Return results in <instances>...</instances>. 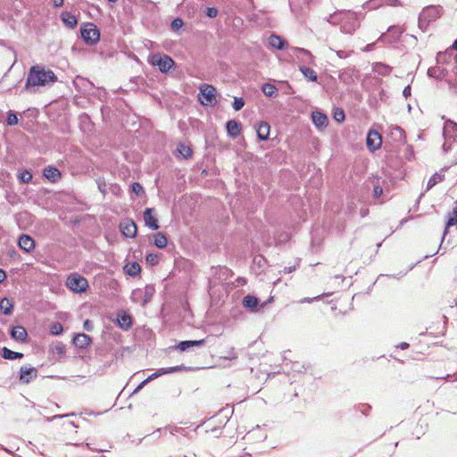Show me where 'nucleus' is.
Segmentation results:
<instances>
[{"label": "nucleus", "instance_id": "nucleus-1", "mask_svg": "<svg viewBox=\"0 0 457 457\" xmlns=\"http://www.w3.org/2000/svg\"><path fill=\"white\" fill-rule=\"evenodd\" d=\"M57 81L54 72L44 65H34L30 67V94L41 93L53 87Z\"/></svg>", "mask_w": 457, "mask_h": 457}, {"label": "nucleus", "instance_id": "nucleus-2", "mask_svg": "<svg viewBox=\"0 0 457 457\" xmlns=\"http://www.w3.org/2000/svg\"><path fill=\"white\" fill-rule=\"evenodd\" d=\"M443 137L445 142L442 145L444 153H448L453 148V144L457 141V123L447 120L444 124Z\"/></svg>", "mask_w": 457, "mask_h": 457}, {"label": "nucleus", "instance_id": "nucleus-3", "mask_svg": "<svg viewBox=\"0 0 457 457\" xmlns=\"http://www.w3.org/2000/svg\"><path fill=\"white\" fill-rule=\"evenodd\" d=\"M441 16L440 6L430 5L425 7L419 17V26L420 29L427 28L436 21Z\"/></svg>", "mask_w": 457, "mask_h": 457}, {"label": "nucleus", "instance_id": "nucleus-4", "mask_svg": "<svg viewBox=\"0 0 457 457\" xmlns=\"http://www.w3.org/2000/svg\"><path fill=\"white\" fill-rule=\"evenodd\" d=\"M66 287L71 291L80 294L87 290L88 287V282L82 275L74 272L67 277Z\"/></svg>", "mask_w": 457, "mask_h": 457}, {"label": "nucleus", "instance_id": "nucleus-5", "mask_svg": "<svg viewBox=\"0 0 457 457\" xmlns=\"http://www.w3.org/2000/svg\"><path fill=\"white\" fill-rule=\"evenodd\" d=\"M199 89L201 96L204 98V101H202V104L205 105H214L216 103V88L212 85L203 84Z\"/></svg>", "mask_w": 457, "mask_h": 457}, {"label": "nucleus", "instance_id": "nucleus-6", "mask_svg": "<svg viewBox=\"0 0 457 457\" xmlns=\"http://www.w3.org/2000/svg\"><path fill=\"white\" fill-rule=\"evenodd\" d=\"M152 63L163 73L168 72L175 64L174 61L168 55H154Z\"/></svg>", "mask_w": 457, "mask_h": 457}, {"label": "nucleus", "instance_id": "nucleus-7", "mask_svg": "<svg viewBox=\"0 0 457 457\" xmlns=\"http://www.w3.org/2000/svg\"><path fill=\"white\" fill-rule=\"evenodd\" d=\"M292 51L302 63L301 65H312L315 63V57L309 50L301 47H293Z\"/></svg>", "mask_w": 457, "mask_h": 457}, {"label": "nucleus", "instance_id": "nucleus-8", "mask_svg": "<svg viewBox=\"0 0 457 457\" xmlns=\"http://www.w3.org/2000/svg\"><path fill=\"white\" fill-rule=\"evenodd\" d=\"M367 147L374 152L381 147L382 145V137L380 133L377 130L370 129L368 132L367 139H366Z\"/></svg>", "mask_w": 457, "mask_h": 457}, {"label": "nucleus", "instance_id": "nucleus-9", "mask_svg": "<svg viewBox=\"0 0 457 457\" xmlns=\"http://www.w3.org/2000/svg\"><path fill=\"white\" fill-rule=\"evenodd\" d=\"M121 233L126 237L133 238L137 235V225L132 220H124L120 224Z\"/></svg>", "mask_w": 457, "mask_h": 457}, {"label": "nucleus", "instance_id": "nucleus-10", "mask_svg": "<svg viewBox=\"0 0 457 457\" xmlns=\"http://www.w3.org/2000/svg\"><path fill=\"white\" fill-rule=\"evenodd\" d=\"M185 368L183 366H174L170 368H162L157 370L155 372L152 373L147 378L145 379V383H149L150 381L157 378L158 377L169 374V373H174L179 370H184Z\"/></svg>", "mask_w": 457, "mask_h": 457}, {"label": "nucleus", "instance_id": "nucleus-11", "mask_svg": "<svg viewBox=\"0 0 457 457\" xmlns=\"http://www.w3.org/2000/svg\"><path fill=\"white\" fill-rule=\"evenodd\" d=\"M49 353L52 354V359L57 361L64 356L65 345L62 342L56 341L50 346Z\"/></svg>", "mask_w": 457, "mask_h": 457}, {"label": "nucleus", "instance_id": "nucleus-12", "mask_svg": "<svg viewBox=\"0 0 457 457\" xmlns=\"http://www.w3.org/2000/svg\"><path fill=\"white\" fill-rule=\"evenodd\" d=\"M43 176L51 183L60 180L62 175L60 170L54 166H47L43 170Z\"/></svg>", "mask_w": 457, "mask_h": 457}, {"label": "nucleus", "instance_id": "nucleus-13", "mask_svg": "<svg viewBox=\"0 0 457 457\" xmlns=\"http://www.w3.org/2000/svg\"><path fill=\"white\" fill-rule=\"evenodd\" d=\"M81 37L87 45H94L100 39V30H79Z\"/></svg>", "mask_w": 457, "mask_h": 457}, {"label": "nucleus", "instance_id": "nucleus-14", "mask_svg": "<svg viewBox=\"0 0 457 457\" xmlns=\"http://www.w3.org/2000/svg\"><path fill=\"white\" fill-rule=\"evenodd\" d=\"M389 135L395 142L399 144L405 143V132L399 126H391L389 128Z\"/></svg>", "mask_w": 457, "mask_h": 457}, {"label": "nucleus", "instance_id": "nucleus-15", "mask_svg": "<svg viewBox=\"0 0 457 457\" xmlns=\"http://www.w3.org/2000/svg\"><path fill=\"white\" fill-rule=\"evenodd\" d=\"M144 220L147 227L153 230L159 228L157 219L153 215V209L146 208L144 211Z\"/></svg>", "mask_w": 457, "mask_h": 457}, {"label": "nucleus", "instance_id": "nucleus-16", "mask_svg": "<svg viewBox=\"0 0 457 457\" xmlns=\"http://www.w3.org/2000/svg\"><path fill=\"white\" fill-rule=\"evenodd\" d=\"M312 122L318 129H324L328 126V116L320 112H312Z\"/></svg>", "mask_w": 457, "mask_h": 457}, {"label": "nucleus", "instance_id": "nucleus-17", "mask_svg": "<svg viewBox=\"0 0 457 457\" xmlns=\"http://www.w3.org/2000/svg\"><path fill=\"white\" fill-rule=\"evenodd\" d=\"M91 342V337L84 333L77 334L73 338L74 345L80 349L87 348Z\"/></svg>", "mask_w": 457, "mask_h": 457}, {"label": "nucleus", "instance_id": "nucleus-18", "mask_svg": "<svg viewBox=\"0 0 457 457\" xmlns=\"http://www.w3.org/2000/svg\"><path fill=\"white\" fill-rule=\"evenodd\" d=\"M270 126L267 121H261L256 127L259 140L265 141L269 138Z\"/></svg>", "mask_w": 457, "mask_h": 457}, {"label": "nucleus", "instance_id": "nucleus-19", "mask_svg": "<svg viewBox=\"0 0 457 457\" xmlns=\"http://www.w3.org/2000/svg\"><path fill=\"white\" fill-rule=\"evenodd\" d=\"M226 129L230 137L236 138L240 134L241 124L235 120H229L226 123Z\"/></svg>", "mask_w": 457, "mask_h": 457}, {"label": "nucleus", "instance_id": "nucleus-20", "mask_svg": "<svg viewBox=\"0 0 457 457\" xmlns=\"http://www.w3.org/2000/svg\"><path fill=\"white\" fill-rule=\"evenodd\" d=\"M10 335L12 339L24 342L28 336V332L24 327L15 326L11 329Z\"/></svg>", "mask_w": 457, "mask_h": 457}, {"label": "nucleus", "instance_id": "nucleus-21", "mask_svg": "<svg viewBox=\"0 0 457 457\" xmlns=\"http://www.w3.org/2000/svg\"><path fill=\"white\" fill-rule=\"evenodd\" d=\"M117 321L119 326L125 330H128L132 326L131 317L126 312L118 314Z\"/></svg>", "mask_w": 457, "mask_h": 457}, {"label": "nucleus", "instance_id": "nucleus-22", "mask_svg": "<svg viewBox=\"0 0 457 457\" xmlns=\"http://www.w3.org/2000/svg\"><path fill=\"white\" fill-rule=\"evenodd\" d=\"M299 71L306 79L312 82H316L318 80V75L312 68H309L306 65H299Z\"/></svg>", "mask_w": 457, "mask_h": 457}, {"label": "nucleus", "instance_id": "nucleus-23", "mask_svg": "<svg viewBox=\"0 0 457 457\" xmlns=\"http://www.w3.org/2000/svg\"><path fill=\"white\" fill-rule=\"evenodd\" d=\"M154 287H146L145 288V291H144V303H147L150 298L152 297L153 294H154ZM143 295V291L140 290V289H137V290H134L133 293H132V298L135 300V297L136 296H142Z\"/></svg>", "mask_w": 457, "mask_h": 457}, {"label": "nucleus", "instance_id": "nucleus-24", "mask_svg": "<svg viewBox=\"0 0 457 457\" xmlns=\"http://www.w3.org/2000/svg\"><path fill=\"white\" fill-rule=\"evenodd\" d=\"M372 70L381 76H387L392 71V67L382 62H376L373 64Z\"/></svg>", "mask_w": 457, "mask_h": 457}, {"label": "nucleus", "instance_id": "nucleus-25", "mask_svg": "<svg viewBox=\"0 0 457 457\" xmlns=\"http://www.w3.org/2000/svg\"><path fill=\"white\" fill-rule=\"evenodd\" d=\"M286 40L278 35H271L269 38V44L278 50H281L286 46Z\"/></svg>", "mask_w": 457, "mask_h": 457}, {"label": "nucleus", "instance_id": "nucleus-26", "mask_svg": "<svg viewBox=\"0 0 457 457\" xmlns=\"http://www.w3.org/2000/svg\"><path fill=\"white\" fill-rule=\"evenodd\" d=\"M124 271L131 277H136L140 273L141 267L137 262H133L125 265Z\"/></svg>", "mask_w": 457, "mask_h": 457}, {"label": "nucleus", "instance_id": "nucleus-27", "mask_svg": "<svg viewBox=\"0 0 457 457\" xmlns=\"http://www.w3.org/2000/svg\"><path fill=\"white\" fill-rule=\"evenodd\" d=\"M267 434L262 431V429L257 426L256 428L251 430L247 433V438L248 439H257L259 441H262L266 439Z\"/></svg>", "mask_w": 457, "mask_h": 457}, {"label": "nucleus", "instance_id": "nucleus-28", "mask_svg": "<svg viewBox=\"0 0 457 457\" xmlns=\"http://www.w3.org/2000/svg\"><path fill=\"white\" fill-rule=\"evenodd\" d=\"M61 17L66 26L72 28L77 25V18L71 12H63Z\"/></svg>", "mask_w": 457, "mask_h": 457}, {"label": "nucleus", "instance_id": "nucleus-29", "mask_svg": "<svg viewBox=\"0 0 457 457\" xmlns=\"http://www.w3.org/2000/svg\"><path fill=\"white\" fill-rule=\"evenodd\" d=\"M259 299L256 296L251 295H247L243 299V305L249 309L256 308L259 305Z\"/></svg>", "mask_w": 457, "mask_h": 457}, {"label": "nucleus", "instance_id": "nucleus-30", "mask_svg": "<svg viewBox=\"0 0 457 457\" xmlns=\"http://www.w3.org/2000/svg\"><path fill=\"white\" fill-rule=\"evenodd\" d=\"M23 356H24L23 353L12 351V350L8 349L7 347H4L2 349V357L6 360L21 359Z\"/></svg>", "mask_w": 457, "mask_h": 457}, {"label": "nucleus", "instance_id": "nucleus-31", "mask_svg": "<svg viewBox=\"0 0 457 457\" xmlns=\"http://www.w3.org/2000/svg\"><path fill=\"white\" fill-rule=\"evenodd\" d=\"M177 151L184 159L190 158L192 156V154H193V151L190 148V146L186 145V144H184V143H179L178 145Z\"/></svg>", "mask_w": 457, "mask_h": 457}, {"label": "nucleus", "instance_id": "nucleus-32", "mask_svg": "<svg viewBox=\"0 0 457 457\" xmlns=\"http://www.w3.org/2000/svg\"><path fill=\"white\" fill-rule=\"evenodd\" d=\"M353 72H354V69H346L340 72L339 79L345 84H350L353 81L352 77Z\"/></svg>", "mask_w": 457, "mask_h": 457}, {"label": "nucleus", "instance_id": "nucleus-33", "mask_svg": "<svg viewBox=\"0 0 457 457\" xmlns=\"http://www.w3.org/2000/svg\"><path fill=\"white\" fill-rule=\"evenodd\" d=\"M12 303H11V301L7 298H3L1 301H0V311L5 314V315H9L11 314L12 311Z\"/></svg>", "mask_w": 457, "mask_h": 457}, {"label": "nucleus", "instance_id": "nucleus-34", "mask_svg": "<svg viewBox=\"0 0 457 457\" xmlns=\"http://www.w3.org/2000/svg\"><path fill=\"white\" fill-rule=\"evenodd\" d=\"M262 91L266 96H269V97L277 96V92H278L275 86L272 84H270V83H265L264 85H262Z\"/></svg>", "mask_w": 457, "mask_h": 457}, {"label": "nucleus", "instance_id": "nucleus-35", "mask_svg": "<svg viewBox=\"0 0 457 457\" xmlns=\"http://www.w3.org/2000/svg\"><path fill=\"white\" fill-rule=\"evenodd\" d=\"M444 179V175L440 174V173H435L433 174L430 179H428V185H427V190H429L431 189L434 186H436L437 183L443 181Z\"/></svg>", "mask_w": 457, "mask_h": 457}, {"label": "nucleus", "instance_id": "nucleus-36", "mask_svg": "<svg viewBox=\"0 0 457 457\" xmlns=\"http://www.w3.org/2000/svg\"><path fill=\"white\" fill-rule=\"evenodd\" d=\"M154 245L160 249L167 245V238L164 234L159 232L154 236Z\"/></svg>", "mask_w": 457, "mask_h": 457}, {"label": "nucleus", "instance_id": "nucleus-37", "mask_svg": "<svg viewBox=\"0 0 457 457\" xmlns=\"http://www.w3.org/2000/svg\"><path fill=\"white\" fill-rule=\"evenodd\" d=\"M455 224H457V202L455 203V207L453 208V212L449 214V219L446 222L445 234L446 233V230L449 227L453 226Z\"/></svg>", "mask_w": 457, "mask_h": 457}, {"label": "nucleus", "instance_id": "nucleus-38", "mask_svg": "<svg viewBox=\"0 0 457 457\" xmlns=\"http://www.w3.org/2000/svg\"><path fill=\"white\" fill-rule=\"evenodd\" d=\"M19 246L21 249L25 251L26 253H29V235L28 234H22L19 237L18 241Z\"/></svg>", "mask_w": 457, "mask_h": 457}, {"label": "nucleus", "instance_id": "nucleus-39", "mask_svg": "<svg viewBox=\"0 0 457 457\" xmlns=\"http://www.w3.org/2000/svg\"><path fill=\"white\" fill-rule=\"evenodd\" d=\"M27 218V212H21L15 215V220L19 226L20 228L25 229L27 227V224L25 222Z\"/></svg>", "mask_w": 457, "mask_h": 457}, {"label": "nucleus", "instance_id": "nucleus-40", "mask_svg": "<svg viewBox=\"0 0 457 457\" xmlns=\"http://www.w3.org/2000/svg\"><path fill=\"white\" fill-rule=\"evenodd\" d=\"M63 331L62 325L60 322H54L50 325V333L54 336L61 335Z\"/></svg>", "mask_w": 457, "mask_h": 457}, {"label": "nucleus", "instance_id": "nucleus-41", "mask_svg": "<svg viewBox=\"0 0 457 457\" xmlns=\"http://www.w3.org/2000/svg\"><path fill=\"white\" fill-rule=\"evenodd\" d=\"M333 117L338 122L344 121L345 118L344 110L342 108H336L334 110Z\"/></svg>", "mask_w": 457, "mask_h": 457}, {"label": "nucleus", "instance_id": "nucleus-42", "mask_svg": "<svg viewBox=\"0 0 457 457\" xmlns=\"http://www.w3.org/2000/svg\"><path fill=\"white\" fill-rule=\"evenodd\" d=\"M20 380L25 384L29 383V367L28 366H22L21 368Z\"/></svg>", "mask_w": 457, "mask_h": 457}, {"label": "nucleus", "instance_id": "nucleus-43", "mask_svg": "<svg viewBox=\"0 0 457 457\" xmlns=\"http://www.w3.org/2000/svg\"><path fill=\"white\" fill-rule=\"evenodd\" d=\"M244 105L245 100L242 97H234L232 106L235 111H240L244 107Z\"/></svg>", "mask_w": 457, "mask_h": 457}, {"label": "nucleus", "instance_id": "nucleus-44", "mask_svg": "<svg viewBox=\"0 0 457 457\" xmlns=\"http://www.w3.org/2000/svg\"><path fill=\"white\" fill-rule=\"evenodd\" d=\"M6 123L9 126L16 125L18 123L17 114L15 112H8V116H7V120H6Z\"/></svg>", "mask_w": 457, "mask_h": 457}, {"label": "nucleus", "instance_id": "nucleus-45", "mask_svg": "<svg viewBox=\"0 0 457 457\" xmlns=\"http://www.w3.org/2000/svg\"><path fill=\"white\" fill-rule=\"evenodd\" d=\"M192 346L191 343H190V340H186V341H181L180 343H179V345H177V349H179V351L181 352H185V351H187L189 350Z\"/></svg>", "mask_w": 457, "mask_h": 457}, {"label": "nucleus", "instance_id": "nucleus-46", "mask_svg": "<svg viewBox=\"0 0 457 457\" xmlns=\"http://www.w3.org/2000/svg\"><path fill=\"white\" fill-rule=\"evenodd\" d=\"M223 358L225 360H236L237 358V353L234 348H230Z\"/></svg>", "mask_w": 457, "mask_h": 457}, {"label": "nucleus", "instance_id": "nucleus-47", "mask_svg": "<svg viewBox=\"0 0 457 457\" xmlns=\"http://www.w3.org/2000/svg\"><path fill=\"white\" fill-rule=\"evenodd\" d=\"M131 188H132V191L137 195H139L141 193L144 192L143 187L139 183H137V182L133 183L132 186H131Z\"/></svg>", "mask_w": 457, "mask_h": 457}, {"label": "nucleus", "instance_id": "nucleus-48", "mask_svg": "<svg viewBox=\"0 0 457 457\" xmlns=\"http://www.w3.org/2000/svg\"><path fill=\"white\" fill-rule=\"evenodd\" d=\"M205 14L210 18H215L218 14V10L214 7H207Z\"/></svg>", "mask_w": 457, "mask_h": 457}, {"label": "nucleus", "instance_id": "nucleus-49", "mask_svg": "<svg viewBox=\"0 0 457 457\" xmlns=\"http://www.w3.org/2000/svg\"><path fill=\"white\" fill-rule=\"evenodd\" d=\"M146 262L151 265H155L158 262V256L154 253H149L146 255Z\"/></svg>", "mask_w": 457, "mask_h": 457}, {"label": "nucleus", "instance_id": "nucleus-50", "mask_svg": "<svg viewBox=\"0 0 457 457\" xmlns=\"http://www.w3.org/2000/svg\"><path fill=\"white\" fill-rule=\"evenodd\" d=\"M183 25V21L179 18H176L171 22V29H181Z\"/></svg>", "mask_w": 457, "mask_h": 457}, {"label": "nucleus", "instance_id": "nucleus-51", "mask_svg": "<svg viewBox=\"0 0 457 457\" xmlns=\"http://www.w3.org/2000/svg\"><path fill=\"white\" fill-rule=\"evenodd\" d=\"M383 194V188L380 186H374L373 196L378 198Z\"/></svg>", "mask_w": 457, "mask_h": 457}, {"label": "nucleus", "instance_id": "nucleus-52", "mask_svg": "<svg viewBox=\"0 0 457 457\" xmlns=\"http://www.w3.org/2000/svg\"><path fill=\"white\" fill-rule=\"evenodd\" d=\"M208 337L201 339V340H190L192 346H203L207 341Z\"/></svg>", "mask_w": 457, "mask_h": 457}, {"label": "nucleus", "instance_id": "nucleus-53", "mask_svg": "<svg viewBox=\"0 0 457 457\" xmlns=\"http://www.w3.org/2000/svg\"><path fill=\"white\" fill-rule=\"evenodd\" d=\"M19 178L23 183H29V170H25L20 174Z\"/></svg>", "mask_w": 457, "mask_h": 457}, {"label": "nucleus", "instance_id": "nucleus-54", "mask_svg": "<svg viewBox=\"0 0 457 457\" xmlns=\"http://www.w3.org/2000/svg\"><path fill=\"white\" fill-rule=\"evenodd\" d=\"M337 53V55L341 58V59H345V58H347L348 56H350V54L352 52H345V51H343V50H338V51H336Z\"/></svg>", "mask_w": 457, "mask_h": 457}, {"label": "nucleus", "instance_id": "nucleus-55", "mask_svg": "<svg viewBox=\"0 0 457 457\" xmlns=\"http://www.w3.org/2000/svg\"><path fill=\"white\" fill-rule=\"evenodd\" d=\"M320 295H318L316 297H312V298H310V297H305V298H303L300 300V303H312L313 301H317V300H320Z\"/></svg>", "mask_w": 457, "mask_h": 457}, {"label": "nucleus", "instance_id": "nucleus-56", "mask_svg": "<svg viewBox=\"0 0 457 457\" xmlns=\"http://www.w3.org/2000/svg\"><path fill=\"white\" fill-rule=\"evenodd\" d=\"M83 326H84V328H85L86 330H87V331H91V330L93 329V323H92V321H90L89 320H86L84 321Z\"/></svg>", "mask_w": 457, "mask_h": 457}, {"label": "nucleus", "instance_id": "nucleus-57", "mask_svg": "<svg viewBox=\"0 0 457 457\" xmlns=\"http://www.w3.org/2000/svg\"><path fill=\"white\" fill-rule=\"evenodd\" d=\"M411 86H406L403 91V95L405 98H408L411 96Z\"/></svg>", "mask_w": 457, "mask_h": 457}, {"label": "nucleus", "instance_id": "nucleus-58", "mask_svg": "<svg viewBox=\"0 0 457 457\" xmlns=\"http://www.w3.org/2000/svg\"><path fill=\"white\" fill-rule=\"evenodd\" d=\"M54 7H61L63 4V0H51Z\"/></svg>", "mask_w": 457, "mask_h": 457}, {"label": "nucleus", "instance_id": "nucleus-59", "mask_svg": "<svg viewBox=\"0 0 457 457\" xmlns=\"http://www.w3.org/2000/svg\"><path fill=\"white\" fill-rule=\"evenodd\" d=\"M147 383H145V380H143L134 390V394L139 392Z\"/></svg>", "mask_w": 457, "mask_h": 457}, {"label": "nucleus", "instance_id": "nucleus-60", "mask_svg": "<svg viewBox=\"0 0 457 457\" xmlns=\"http://www.w3.org/2000/svg\"><path fill=\"white\" fill-rule=\"evenodd\" d=\"M295 270V266H289V267H285L284 270H283V273H291L293 272L294 270Z\"/></svg>", "mask_w": 457, "mask_h": 457}, {"label": "nucleus", "instance_id": "nucleus-61", "mask_svg": "<svg viewBox=\"0 0 457 457\" xmlns=\"http://www.w3.org/2000/svg\"><path fill=\"white\" fill-rule=\"evenodd\" d=\"M436 68L431 67V68H429L428 70V75L429 77H433L434 78V77H436Z\"/></svg>", "mask_w": 457, "mask_h": 457}, {"label": "nucleus", "instance_id": "nucleus-62", "mask_svg": "<svg viewBox=\"0 0 457 457\" xmlns=\"http://www.w3.org/2000/svg\"><path fill=\"white\" fill-rule=\"evenodd\" d=\"M409 346H410V345H409V344H408V343H406V342H403V343H401L400 345H398L396 347H397V348H399V349H401V350H405V349L409 348Z\"/></svg>", "mask_w": 457, "mask_h": 457}, {"label": "nucleus", "instance_id": "nucleus-63", "mask_svg": "<svg viewBox=\"0 0 457 457\" xmlns=\"http://www.w3.org/2000/svg\"><path fill=\"white\" fill-rule=\"evenodd\" d=\"M374 47V43H371V44H368L364 48H363V51L364 52H370L373 49Z\"/></svg>", "mask_w": 457, "mask_h": 457}, {"label": "nucleus", "instance_id": "nucleus-64", "mask_svg": "<svg viewBox=\"0 0 457 457\" xmlns=\"http://www.w3.org/2000/svg\"><path fill=\"white\" fill-rule=\"evenodd\" d=\"M453 50H457V38L454 40V42H453V44L452 47H451V48H449V49L447 50V53H448V52L450 53V52H452Z\"/></svg>", "mask_w": 457, "mask_h": 457}]
</instances>
